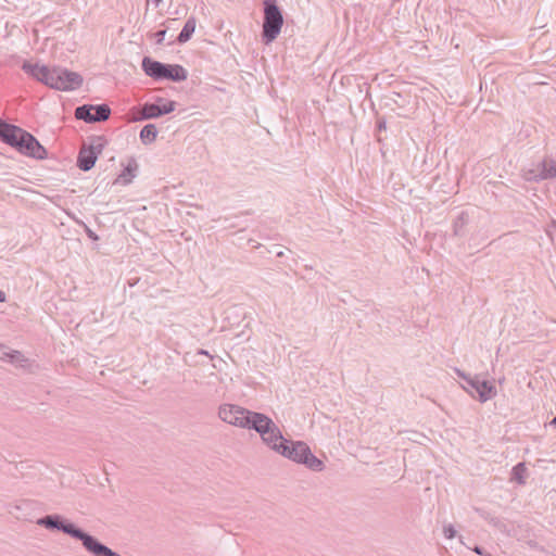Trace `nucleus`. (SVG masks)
<instances>
[{
	"mask_svg": "<svg viewBox=\"0 0 556 556\" xmlns=\"http://www.w3.org/2000/svg\"><path fill=\"white\" fill-rule=\"evenodd\" d=\"M472 551L480 556H492L490 553H488L484 548L480 546H475Z\"/></svg>",
	"mask_w": 556,
	"mask_h": 556,
	"instance_id": "2f4dec72",
	"label": "nucleus"
},
{
	"mask_svg": "<svg viewBox=\"0 0 556 556\" xmlns=\"http://www.w3.org/2000/svg\"><path fill=\"white\" fill-rule=\"evenodd\" d=\"M551 425L556 426V416L552 419Z\"/></svg>",
	"mask_w": 556,
	"mask_h": 556,
	"instance_id": "c9c22d12",
	"label": "nucleus"
},
{
	"mask_svg": "<svg viewBox=\"0 0 556 556\" xmlns=\"http://www.w3.org/2000/svg\"><path fill=\"white\" fill-rule=\"evenodd\" d=\"M157 132L159 131H157V128L155 127V125L147 124L140 130V140L144 144L151 143V142L155 141V139L157 137Z\"/></svg>",
	"mask_w": 556,
	"mask_h": 556,
	"instance_id": "6ab92c4d",
	"label": "nucleus"
},
{
	"mask_svg": "<svg viewBox=\"0 0 556 556\" xmlns=\"http://www.w3.org/2000/svg\"><path fill=\"white\" fill-rule=\"evenodd\" d=\"M166 29H160L154 34V38L157 45H161L165 38Z\"/></svg>",
	"mask_w": 556,
	"mask_h": 556,
	"instance_id": "c85d7f7f",
	"label": "nucleus"
},
{
	"mask_svg": "<svg viewBox=\"0 0 556 556\" xmlns=\"http://www.w3.org/2000/svg\"><path fill=\"white\" fill-rule=\"evenodd\" d=\"M83 225H84V230H85L87 237L89 239H91L92 241H98L99 236L93 230H91L86 224H83Z\"/></svg>",
	"mask_w": 556,
	"mask_h": 556,
	"instance_id": "a878e982",
	"label": "nucleus"
},
{
	"mask_svg": "<svg viewBox=\"0 0 556 556\" xmlns=\"http://www.w3.org/2000/svg\"><path fill=\"white\" fill-rule=\"evenodd\" d=\"M477 511L485 521H488L491 526H493L501 532H508L506 525L498 517H495L491 513L485 511L483 509H477Z\"/></svg>",
	"mask_w": 556,
	"mask_h": 556,
	"instance_id": "a211bd4d",
	"label": "nucleus"
},
{
	"mask_svg": "<svg viewBox=\"0 0 556 556\" xmlns=\"http://www.w3.org/2000/svg\"><path fill=\"white\" fill-rule=\"evenodd\" d=\"M84 548L92 556H122L91 534L87 539Z\"/></svg>",
	"mask_w": 556,
	"mask_h": 556,
	"instance_id": "ddd939ff",
	"label": "nucleus"
},
{
	"mask_svg": "<svg viewBox=\"0 0 556 556\" xmlns=\"http://www.w3.org/2000/svg\"><path fill=\"white\" fill-rule=\"evenodd\" d=\"M5 299H7L5 293L0 290V303L5 302Z\"/></svg>",
	"mask_w": 556,
	"mask_h": 556,
	"instance_id": "473e14b6",
	"label": "nucleus"
},
{
	"mask_svg": "<svg viewBox=\"0 0 556 556\" xmlns=\"http://www.w3.org/2000/svg\"><path fill=\"white\" fill-rule=\"evenodd\" d=\"M0 139L26 156L37 160L47 157V150L41 143L18 126L0 121Z\"/></svg>",
	"mask_w": 556,
	"mask_h": 556,
	"instance_id": "f03ea898",
	"label": "nucleus"
},
{
	"mask_svg": "<svg viewBox=\"0 0 556 556\" xmlns=\"http://www.w3.org/2000/svg\"><path fill=\"white\" fill-rule=\"evenodd\" d=\"M106 144L108 139L104 136H92L89 138L87 147L99 156Z\"/></svg>",
	"mask_w": 556,
	"mask_h": 556,
	"instance_id": "412c9836",
	"label": "nucleus"
},
{
	"mask_svg": "<svg viewBox=\"0 0 556 556\" xmlns=\"http://www.w3.org/2000/svg\"><path fill=\"white\" fill-rule=\"evenodd\" d=\"M199 353H200V354H205V355H207V352H206V351H204V350H201Z\"/></svg>",
	"mask_w": 556,
	"mask_h": 556,
	"instance_id": "e433bc0d",
	"label": "nucleus"
},
{
	"mask_svg": "<svg viewBox=\"0 0 556 556\" xmlns=\"http://www.w3.org/2000/svg\"><path fill=\"white\" fill-rule=\"evenodd\" d=\"M523 177L529 181H541L556 177V160L545 157L532 168L525 172Z\"/></svg>",
	"mask_w": 556,
	"mask_h": 556,
	"instance_id": "1a4fd4ad",
	"label": "nucleus"
},
{
	"mask_svg": "<svg viewBox=\"0 0 556 556\" xmlns=\"http://www.w3.org/2000/svg\"><path fill=\"white\" fill-rule=\"evenodd\" d=\"M22 70L36 80L60 91L77 90L84 83V78L79 73L60 66L50 68L46 65L24 62Z\"/></svg>",
	"mask_w": 556,
	"mask_h": 556,
	"instance_id": "f257e3e1",
	"label": "nucleus"
},
{
	"mask_svg": "<svg viewBox=\"0 0 556 556\" xmlns=\"http://www.w3.org/2000/svg\"><path fill=\"white\" fill-rule=\"evenodd\" d=\"M9 353L10 350H8L3 344L0 343V361L9 362Z\"/></svg>",
	"mask_w": 556,
	"mask_h": 556,
	"instance_id": "cd10ccee",
	"label": "nucleus"
},
{
	"mask_svg": "<svg viewBox=\"0 0 556 556\" xmlns=\"http://www.w3.org/2000/svg\"><path fill=\"white\" fill-rule=\"evenodd\" d=\"M462 387L473 397L478 394V399L481 403H484L496 395L495 386L489 381L480 380L477 376L468 379L467 384H463Z\"/></svg>",
	"mask_w": 556,
	"mask_h": 556,
	"instance_id": "6e6552de",
	"label": "nucleus"
},
{
	"mask_svg": "<svg viewBox=\"0 0 556 556\" xmlns=\"http://www.w3.org/2000/svg\"><path fill=\"white\" fill-rule=\"evenodd\" d=\"M283 435L278 428V426L273 428V433L267 432L265 435V439H262L263 443H265L270 450L276 452V447L279 446V442L282 441Z\"/></svg>",
	"mask_w": 556,
	"mask_h": 556,
	"instance_id": "2eb2a0df",
	"label": "nucleus"
},
{
	"mask_svg": "<svg viewBox=\"0 0 556 556\" xmlns=\"http://www.w3.org/2000/svg\"><path fill=\"white\" fill-rule=\"evenodd\" d=\"M467 224V217L464 213L458 215L455 220L453 222V233L454 236H463L464 235V228Z\"/></svg>",
	"mask_w": 556,
	"mask_h": 556,
	"instance_id": "5701e85b",
	"label": "nucleus"
},
{
	"mask_svg": "<svg viewBox=\"0 0 556 556\" xmlns=\"http://www.w3.org/2000/svg\"><path fill=\"white\" fill-rule=\"evenodd\" d=\"M276 453L298 464L305 465L312 471H323L325 465L311 451L309 446L303 441H292L282 439Z\"/></svg>",
	"mask_w": 556,
	"mask_h": 556,
	"instance_id": "7ed1b4c3",
	"label": "nucleus"
},
{
	"mask_svg": "<svg viewBox=\"0 0 556 556\" xmlns=\"http://www.w3.org/2000/svg\"><path fill=\"white\" fill-rule=\"evenodd\" d=\"M251 412L239 405L223 404L218 408V417L231 426L245 429Z\"/></svg>",
	"mask_w": 556,
	"mask_h": 556,
	"instance_id": "0eeeda50",
	"label": "nucleus"
},
{
	"mask_svg": "<svg viewBox=\"0 0 556 556\" xmlns=\"http://www.w3.org/2000/svg\"><path fill=\"white\" fill-rule=\"evenodd\" d=\"M526 476H527V467L525 463H518L511 469V480L516 481L518 484H526Z\"/></svg>",
	"mask_w": 556,
	"mask_h": 556,
	"instance_id": "4be33fe9",
	"label": "nucleus"
},
{
	"mask_svg": "<svg viewBox=\"0 0 556 556\" xmlns=\"http://www.w3.org/2000/svg\"><path fill=\"white\" fill-rule=\"evenodd\" d=\"M264 5V20L262 38L265 43L273 42L280 34L283 25L282 11L277 3H268Z\"/></svg>",
	"mask_w": 556,
	"mask_h": 556,
	"instance_id": "39448f33",
	"label": "nucleus"
},
{
	"mask_svg": "<svg viewBox=\"0 0 556 556\" xmlns=\"http://www.w3.org/2000/svg\"><path fill=\"white\" fill-rule=\"evenodd\" d=\"M139 172V164L135 157H130L122 170V173L115 178L114 185L128 186L137 177Z\"/></svg>",
	"mask_w": 556,
	"mask_h": 556,
	"instance_id": "f8f14e48",
	"label": "nucleus"
},
{
	"mask_svg": "<svg viewBox=\"0 0 556 556\" xmlns=\"http://www.w3.org/2000/svg\"><path fill=\"white\" fill-rule=\"evenodd\" d=\"M276 426L267 415L252 410L245 429L254 430L260 434L261 439H265L267 432L273 433V428Z\"/></svg>",
	"mask_w": 556,
	"mask_h": 556,
	"instance_id": "9b49d317",
	"label": "nucleus"
},
{
	"mask_svg": "<svg viewBox=\"0 0 556 556\" xmlns=\"http://www.w3.org/2000/svg\"><path fill=\"white\" fill-rule=\"evenodd\" d=\"M37 523L41 527H45L49 530H58L63 533L79 540L85 545L87 539L89 538V533L85 532L80 528L76 527L73 522L65 520L60 515H46L45 517L38 519Z\"/></svg>",
	"mask_w": 556,
	"mask_h": 556,
	"instance_id": "423d86ee",
	"label": "nucleus"
},
{
	"mask_svg": "<svg viewBox=\"0 0 556 556\" xmlns=\"http://www.w3.org/2000/svg\"><path fill=\"white\" fill-rule=\"evenodd\" d=\"M454 370H455L456 375L465 381V384H467L468 379H471V377L466 375L463 370H460L458 368H455Z\"/></svg>",
	"mask_w": 556,
	"mask_h": 556,
	"instance_id": "7c9ffc66",
	"label": "nucleus"
},
{
	"mask_svg": "<svg viewBox=\"0 0 556 556\" xmlns=\"http://www.w3.org/2000/svg\"><path fill=\"white\" fill-rule=\"evenodd\" d=\"M92 114L96 123L104 122L110 118L111 108L105 103L96 104L93 105Z\"/></svg>",
	"mask_w": 556,
	"mask_h": 556,
	"instance_id": "aec40b11",
	"label": "nucleus"
},
{
	"mask_svg": "<svg viewBox=\"0 0 556 556\" xmlns=\"http://www.w3.org/2000/svg\"><path fill=\"white\" fill-rule=\"evenodd\" d=\"M9 363L20 365L21 367H24L27 363V358L24 356V354L20 351L10 350L9 353Z\"/></svg>",
	"mask_w": 556,
	"mask_h": 556,
	"instance_id": "b1692460",
	"label": "nucleus"
},
{
	"mask_svg": "<svg viewBox=\"0 0 556 556\" xmlns=\"http://www.w3.org/2000/svg\"><path fill=\"white\" fill-rule=\"evenodd\" d=\"M276 255H277V257H282L285 255V253L282 251H279V252H277Z\"/></svg>",
	"mask_w": 556,
	"mask_h": 556,
	"instance_id": "f704fd0d",
	"label": "nucleus"
},
{
	"mask_svg": "<svg viewBox=\"0 0 556 556\" xmlns=\"http://www.w3.org/2000/svg\"><path fill=\"white\" fill-rule=\"evenodd\" d=\"M93 104H84L75 109V117L88 124L96 123L93 119Z\"/></svg>",
	"mask_w": 556,
	"mask_h": 556,
	"instance_id": "f3484780",
	"label": "nucleus"
},
{
	"mask_svg": "<svg viewBox=\"0 0 556 556\" xmlns=\"http://www.w3.org/2000/svg\"><path fill=\"white\" fill-rule=\"evenodd\" d=\"M195 30V18L190 17L186 21L181 31L179 33L177 37L178 43H185L187 42L193 35Z\"/></svg>",
	"mask_w": 556,
	"mask_h": 556,
	"instance_id": "dca6fc26",
	"label": "nucleus"
},
{
	"mask_svg": "<svg viewBox=\"0 0 556 556\" xmlns=\"http://www.w3.org/2000/svg\"><path fill=\"white\" fill-rule=\"evenodd\" d=\"M443 535L445 539L451 540L456 536V530L453 525H445L443 527Z\"/></svg>",
	"mask_w": 556,
	"mask_h": 556,
	"instance_id": "393cba45",
	"label": "nucleus"
},
{
	"mask_svg": "<svg viewBox=\"0 0 556 556\" xmlns=\"http://www.w3.org/2000/svg\"><path fill=\"white\" fill-rule=\"evenodd\" d=\"M162 0H155L156 4H159Z\"/></svg>",
	"mask_w": 556,
	"mask_h": 556,
	"instance_id": "4c0bfd02",
	"label": "nucleus"
},
{
	"mask_svg": "<svg viewBox=\"0 0 556 556\" xmlns=\"http://www.w3.org/2000/svg\"><path fill=\"white\" fill-rule=\"evenodd\" d=\"M376 127L378 131L387 129V121L383 116L377 118Z\"/></svg>",
	"mask_w": 556,
	"mask_h": 556,
	"instance_id": "bb28decb",
	"label": "nucleus"
},
{
	"mask_svg": "<svg viewBox=\"0 0 556 556\" xmlns=\"http://www.w3.org/2000/svg\"><path fill=\"white\" fill-rule=\"evenodd\" d=\"M176 109L175 101H166L163 98H157L154 103H144L141 106V114L138 119L157 118L162 115L169 114Z\"/></svg>",
	"mask_w": 556,
	"mask_h": 556,
	"instance_id": "9d476101",
	"label": "nucleus"
},
{
	"mask_svg": "<svg viewBox=\"0 0 556 556\" xmlns=\"http://www.w3.org/2000/svg\"><path fill=\"white\" fill-rule=\"evenodd\" d=\"M98 157L99 156L90 150L87 144H84L78 152L77 166L80 170L88 172L94 166Z\"/></svg>",
	"mask_w": 556,
	"mask_h": 556,
	"instance_id": "4468645a",
	"label": "nucleus"
},
{
	"mask_svg": "<svg viewBox=\"0 0 556 556\" xmlns=\"http://www.w3.org/2000/svg\"><path fill=\"white\" fill-rule=\"evenodd\" d=\"M144 74L155 80L167 79L172 81H184L188 77L187 70L179 64H165L144 56L141 62Z\"/></svg>",
	"mask_w": 556,
	"mask_h": 556,
	"instance_id": "20e7f679",
	"label": "nucleus"
},
{
	"mask_svg": "<svg viewBox=\"0 0 556 556\" xmlns=\"http://www.w3.org/2000/svg\"><path fill=\"white\" fill-rule=\"evenodd\" d=\"M277 3V0H264L263 4Z\"/></svg>",
	"mask_w": 556,
	"mask_h": 556,
	"instance_id": "72a5a7b5",
	"label": "nucleus"
},
{
	"mask_svg": "<svg viewBox=\"0 0 556 556\" xmlns=\"http://www.w3.org/2000/svg\"><path fill=\"white\" fill-rule=\"evenodd\" d=\"M454 370H455L456 375L465 381V384H467L468 379H471V377L466 375L463 370H460L458 368H455Z\"/></svg>",
	"mask_w": 556,
	"mask_h": 556,
	"instance_id": "c756f323",
	"label": "nucleus"
}]
</instances>
